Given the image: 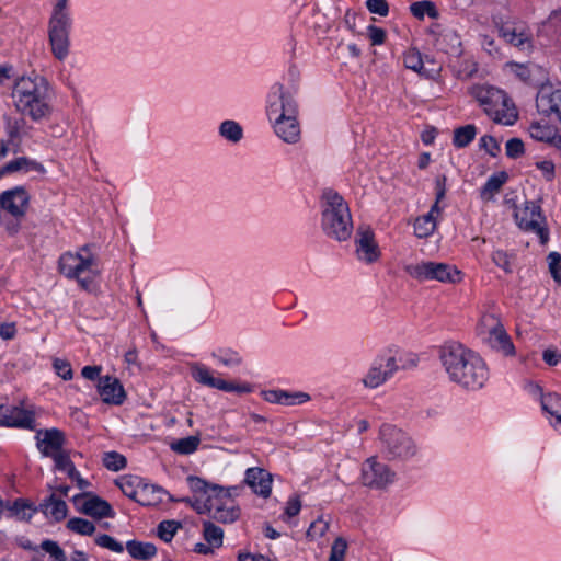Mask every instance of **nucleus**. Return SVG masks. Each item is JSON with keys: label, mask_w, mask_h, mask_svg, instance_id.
Masks as SVG:
<instances>
[{"label": "nucleus", "mask_w": 561, "mask_h": 561, "mask_svg": "<svg viewBox=\"0 0 561 561\" xmlns=\"http://www.w3.org/2000/svg\"><path fill=\"white\" fill-rule=\"evenodd\" d=\"M368 37L373 45H381L385 42L386 33L382 28L370 25L368 27Z\"/></svg>", "instance_id": "052dcab7"}, {"label": "nucleus", "mask_w": 561, "mask_h": 561, "mask_svg": "<svg viewBox=\"0 0 561 561\" xmlns=\"http://www.w3.org/2000/svg\"><path fill=\"white\" fill-rule=\"evenodd\" d=\"M95 543L101 548L111 550L116 553H122L124 551L123 543L118 542L115 538L110 535L102 534L95 537Z\"/></svg>", "instance_id": "de8ad7c7"}, {"label": "nucleus", "mask_w": 561, "mask_h": 561, "mask_svg": "<svg viewBox=\"0 0 561 561\" xmlns=\"http://www.w3.org/2000/svg\"><path fill=\"white\" fill-rule=\"evenodd\" d=\"M192 377L195 381L208 386L210 388H215L226 392H238V393H249L251 392V386L248 383H233L226 381L220 378H215L209 368L202 364H194L191 368Z\"/></svg>", "instance_id": "2eb2a0df"}, {"label": "nucleus", "mask_w": 561, "mask_h": 561, "mask_svg": "<svg viewBox=\"0 0 561 561\" xmlns=\"http://www.w3.org/2000/svg\"><path fill=\"white\" fill-rule=\"evenodd\" d=\"M355 255L359 262L365 264L376 263L380 255V248L375 239V232L368 226H359L354 239Z\"/></svg>", "instance_id": "4468645a"}, {"label": "nucleus", "mask_w": 561, "mask_h": 561, "mask_svg": "<svg viewBox=\"0 0 561 561\" xmlns=\"http://www.w3.org/2000/svg\"><path fill=\"white\" fill-rule=\"evenodd\" d=\"M266 114L268 121L285 118L290 115H298V105L290 91L283 84L275 83L267 96Z\"/></svg>", "instance_id": "ddd939ff"}, {"label": "nucleus", "mask_w": 561, "mask_h": 561, "mask_svg": "<svg viewBox=\"0 0 561 561\" xmlns=\"http://www.w3.org/2000/svg\"><path fill=\"white\" fill-rule=\"evenodd\" d=\"M203 536L205 541L214 547L219 548L222 546L224 530L211 522L203 523Z\"/></svg>", "instance_id": "e433bc0d"}, {"label": "nucleus", "mask_w": 561, "mask_h": 561, "mask_svg": "<svg viewBox=\"0 0 561 561\" xmlns=\"http://www.w3.org/2000/svg\"><path fill=\"white\" fill-rule=\"evenodd\" d=\"M181 527L179 522L163 520L158 526V536L165 542L172 540L178 529Z\"/></svg>", "instance_id": "a18cd8bd"}, {"label": "nucleus", "mask_w": 561, "mask_h": 561, "mask_svg": "<svg viewBox=\"0 0 561 561\" xmlns=\"http://www.w3.org/2000/svg\"><path fill=\"white\" fill-rule=\"evenodd\" d=\"M34 415L32 412L12 405H0V426L33 428Z\"/></svg>", "instance_id": "412c9836"}, {"label": "nucleus", "mask_w": 561, "mask_h": 561, "mask_svg": "<svg viewBox=\"0 0 561 561\" xmlns=\"http://www.w3.org/2000/svg\"><path fill=\"white\" fill-rule=\"evenodd\" d=\"M67 527L79 535L90 536L95 531V526L88 519L75 517L70 518L67 523Z\"/></svg>", "instance_id": "a19ab883"}, {"label": "nucleus", "mask_w": 561, "mask_h": 561, "mask_svg": "<svg viewBox=\"0 0 561 561\" xmlns=\"http://www.w3.org/2000/svg\"><path fill=\"white\" fill-rule=\"evenodd\" d=\"M39 507L43 514L54 522L65 519L68 514V506L66 502L56 493H51L49 496L44 499Z\"/></svg>", "instance_id": "c85d7f7f"}, {"label": "nucleus", "mask_w": 561, "mask_h": 561, "mask_svg": "<svg viewBox=\"0 0 561 561\" xmlns=\"http://www.w3.org/2000/svg\"><path fill=\"white\" fill-rule=\"evenodd\" d=\"M474 136L476 127L473 125H466L455 130L453 142L456 147L463 148L473 140Z\"/></svg>", "instance_id": "ea45409f"}, {"label": "nucleus", "mask_w": 561, "mask_h": 561, "mask_svg": "<svg viewBox=\"0 0 561 561\" xmlns=\"http://www.w3.org/2000/svg\"><path fill=\"white\" fill-rule=\"evenodd\" d=\"M59 271L67 278L76 279L84 290L93 289V279L99 275L95 254L89 245L77 252H66L59 259Z\"/></svg>", "instance_id": "39448f33"}, {"label": "nucleus", "mask_w": 561, "mask_h": 561, "mask_svg": "<svg viewBox=\"0 0 561 561\" xmlns=\"http://www.w3.org/2000/svg\"><path fill=\"white\" fill-rule=\"evenodd\" d=\"M36 446L45 457H51L62 449L65 435L58 428L39 430L35 435Z\"/></svg>", "instance_id": "4be33fe9"}, {"label": "nucleus", "mask_w": 561, "mask_h": 561, "mask_svg": "<svg viewBox=\"0 0 561 561\" xmlns=\"http://www.w3.org/2000/svg\"><path fill=\"white\" fill-rule=\"evenodd\" d=\"M321 229L335 241L343 242L351 238L353 220L347 202L336 191L325 188L321 196Z\"/></svg>", "instance_id": "20e7f679"}, {"label": "nucleus", "mask_w": 561, "mask_h": 561, "mask_svg": "<svg viewBox=\"0 0 561 561\" xmlns=\"http://www.w3.org/2000/svg\"><path fill=\"white\" fill-rule=\"evenodd\" d=\"M542 358L548 365L556 366L561 358V354L557 350L548 348L543 351Z\"/></svg>", "instance_id": "338daca9"}, {"label": "nucleus", "mask_w": 561, "mask_h": 561, "mask_svg": "<svg viewBox=\"0 0 561 561\" xmlns=\"http://www.w3.org/2000/svg\"><path fill=\"white\" fill-rule=\"evenodd\" d=\"M301 508V502L298 496H293L288 500L286 507H285V514L288 517H294L299 514Z\"/></svg>", "instance_id": "0e129e2a"}, {"label": "nucleus", "mask_w": 561, "mask_h": 561, "mask_svg": "<svg viewBox=\"0 0 561 561\" xmlns=\"http://www.w3.org/2000/svg\"><path fill=\"white\" fill-rule=\"evenodd\" d=\"M96 388L103 402L107 404L119 405L125 400V390L115 377L108 375L100 377Z\"/></svg>", "instance_id": "5701e85b"}, {"label": "nucleus", "mask_w": 561, "mask_h": 561, "mask_svg": "<svg viewBox=\"0 0 561 561\" xmlns=\"http://www.w3.org/2000/svg\"><path fill=\"white\" fill-rule=\"evenodd\" d=\"M101 370V366H84L81 375L88 380H99Z\"/></svg>", "instance_id": "69168bd1"}, {"label": "nucleus", "mask_w": 561, "mask_h": 561, "mask_svg": "<svg viewBox=\"0 0 561 561\" xmlns=\"http://www.w3.org/2000/svg\"><path fill=\"white\" fill-rule=\"evenodd\" d=\"M103 463L107 469L118 471L126 466V459L118 453L110 451L104 455Z\"/></svg>", "instance_id": "09e8293b"}, {"label": "nucleus", "mask_w": 561, "mask_h": 561, "mask_svg": "<svg viewBox=\"0 0 561 561\" xmlns=\"http://www.w3.org/2000/svg\"><path fill=\"white\" fill-rule=\"evenodd\" d=\"M261 396L266 402L282 405L302 404L310 400V396L306 392H290L282 389L263 390Z\"/></svg>", "instance_id": "a878e982"}, {"label": "nucleus", "mask_w": 561, "mask_h": 561, "mask_svg": "<svg viewBox=\"0 0 561 561\" xmlns=\"http://www.w3.org/2000/svg\"><path fill=\"white\" fill-rule=\"evenodd\" d=\"M500 37L520 51H530L533 41L529 31L520 23L505 22L499 27Z\"/></svg>", "instance_id": "6ab92c4d"}, {"label": "nucleus", "mask_w": 561, "mask_h": 561, "mask_svg": "<svg viewBox=\"0 0 561 561\" xmlns=\"http://www.w3.org/2000/svg\"><path fill=\"white\" fill-rule=\"evenodd\" d=\"M515 219L522 229L537 233L542 242L547 240V233L542 227L543 216L540 206L535 202H526L523 207L517 208Z\"/></svg>", "instance_id": "dca6fc26"}, {"label": "nucleus", "mask_w": 561, "mask_h": 561, "mask_svg": "<svg viewBox=\"0 0 561 561\" xmlns=\"http://www.w3.org/2000/svg\"><path fill=\"white\" fill-rule=\"evenodd\" d=\"M396 477V471L377 456H371L362 463L359 481L366 488L383 490L394 482Z\"/></svg>", "instance_id": "9b49d317"}, {"label": "nucleus", "mask_w": 561, "mask_h": 561, "mask_svg": "<svg viewBox=\"0 0 561 561\" xmlns=\"http://www.w3.org/2000/svg\"><path fill=\"white\" fill-rule=\"evenodd\" d=\"M165 494L162 488L141 480L139 490L136 492V502L144 506H153L161 503Z\"/></svg>", "instance_id": "2f4dec72"}, {"label": "nucleus", "mask_w": 561, "mask_h": 561, "mask_svg": "<svg viewBox=\"0 0 561 561\" xmlns=\"http://www.w3.org/2000/svg\"><path fill=\"white\" fill-rule=\"evenodd\" d=\"M537 168L541 171L542 176L547 181H551L554 178V164L550 160H543L536 163Z\"/></svg>", "instance_id": "680f3d73"}, {"label": "nucleus", "mask_w": 561, "mask_h": 561, "mask_svg": "<svg viewBox=\"0 0 561 561\" xmlns=\"http://www.w3.org/2000/svg\"><path fill=\"white\" fill-rule=\"evenodd\" d=\"M55 467L59 471H64L69 476H73L77 473V469L71 461L69 455L65 453L62 449L58 451L56 455H53Z\"/></svg>", "instance_id": "79ce46f5"}, {"label": "nucleus", "mask_w": 561, "mask_h": 561, "mask_svg": "<svg viewBox=\"0 0 561 561\" xmlns=\"http://www.w3.org/2000/svg\"><path fill=\"white\" fill-rule=\"evenodd\" d=\"M53 368L55 373L64 380H71L73 377L71 365L66 359L55 358L53 360Z\"/></svg>", "instance_id": "8fccbe9b"}, {"label": "nucleus", "mask_w": 561, "mask_h": 561, "mask_svg": "<svg viewBox=\"0 0 561 561\" xmlns=\"http://www.w3.org/2000/svg\"><path fill=\"white\" fill-rule=\"evenodd\" d=\"M491 260L497 267L503 270L506 274L513 273V263L515 260V255L513 253H508L504 250L497 249L492 252Z\"/></svg>", "instance_id": "4c0bfd02"}, {"label": "nucleus", "mask_w": 561, "mask_h": 561, "mask_svg": "<svg viewBox=\"0 0 561 561\" xmlns=\"http://www.w3.org/2000/svg\"><path fill=\"white\" fill-rule=\"evenodd\" d=\"M4 131L8 137L5 144L8 147H14V151H16L21 147L23 138L30 135L31 126L24 117L7 116L4 118Z\"/></svg>", "instance_id": "393cba45"}, {"label": "nucleus", "mask_w": 561, "mask_h": 561, "mask_svg": "<svg viewBox=\"0 0 561 561\" xmlns=\"http://www.w3.org/2000/svg\"><path fill=\"white\" fill-rule=\"evenodd\" d=\"M76 508L93 518L113 517L114 511L111 505L101 497L91 493H81L72 497Z\"/></svg>", "instance_id": "f3484780"}, {"label": "nucleus", "mask_w": 561, "mask_h": 561, "mask_svg": "<svg viewBox=\"0 0 561 561\" xmlns=\"http://www.w3.org/2000/svg\"><path fill=\"white\" fill-rule=\"evenodd\" d=\"M404 66L417 73L423 72V60L420 51L415 49L408 50L403 56Z\"/></svg>", "instance_id": "c03bdc74"}, {"label": "nucleus", "mask_w": 561, "mask_h": 561, "mask_svg": "<svg viewBox=\"0 0 561 561\" xmlns=\"http://www.w3.org/2000/svg\"><path fill=\"white\" fill-rule=\"evenodd\" d=\"M41 547L54 561H66L65 553L57 542L45 540L42 542Z\"/></svg>", "instance_id": "603ef678"}, {"label": "nucleus", "mask_w": 561, "mask_h": 561, "mask_svg": "<svg viewBox=\"0 0 561 561\" xmlns=\"http://www.w3.org/2000/svg\"><path fill=\"white\" fill-rule=\"evenodd\" d=\"M140 483L139 477H125L118 481V486L126 496L136 501V492H138Z\"/></svg>", "instance_id": "37998d69"}, {"label": "nucleus", "mask_w": 561, "mask_h": 561, "mask_svg": "<svg viewBox=\"0 0 561 561\" xmlns=\"http://www.w3.org/2000/svg\"><path fill=\"white\" fill-rule=\"evenodd\" d=\"M440 210L439 206L434 204L427 214L416 218L414 222V233L417 238H427L433 234Z\"/></svg>", "instance_id": "7c9ffc66"}, {"label": "nucleus", "mask_w": 561, "mask_h": 561, "mask_svg": "<svg viewBox=\"0 0 561 561\" xmlns=\"http://www.w3.org/2000/svg\"><path fill=\"white\" fill-rule=\"evenodd\" d=\"M238 561H271V560L263 554H253L250 552H243V553L239 554Z\"/></svg>", "instance_id": "774afa93"}, {"label": "nucleus", "mask_w": 561, "mask_h": 561, "mask_svg": "<svg viewBox=\"0 0 561 561\" xmlns=\"http://www.w3.org/2000/svg\"><path fill=\"white\" fill-rule=\"evenodd\" d=\"M438 359L449 382L467 392L480 391L489 381L490 370L484 358L462 343L445 342L438 348Z\"/></svg>", "instance_id": "f257e3e1"}, {"label": "nucleus", "mask_w": 561, "mask_h": 561, "mask_svg": "<svg viewBox=\"0 0 561 561\" xmlns=\"http://www.w3.org/2000/svg\"><path fill=\"white\" fill-rule=\"evenodd\" d=\"M14 106L19 113L41 121L50 114L49 83L38 75L18 79L12 90Z\"/></svg>", "instance_id": "7ed1b4c3"}, {"label": "nucleus", "mask_w": 561, "mask_h": 561, "mask_svg": "<svg viewBox=\"0 0 561 561\" xmlns=\"http://www.w3.org/2000/svg\"><path fill=\"white\" fill-rule=\"evenodd\" d=\"M378 439L380 453L389 461H409L417 454L414 439L394 425L383 424L379 430Z\"/></svg>", "instance_id": "423d86ee"}, {"label": "nucleus", "mask_w": 561, "mask_h": 561, "mask_svg": "<svg viewBox=\"0 0 561 561\" xmlns=\"http://www.w3.org/2000/svg\"><path fill=\"white\" fill-rule=\"evenodd\" d=\"M219 136L232 145L239 144L244 136L243 127L233 119H225L218 126Z\"/></svg>", "instance_id": "473e14b6"}, {"label": "nucleus", "mask_w": 561, "mask_h": 561, "mask_svg": "<svg viewBox=\"0 0 561 561\" xmlns=\"http://www.w3.org/2000/svg\"><path fill=\"white\" fill-rule=\"evenodd\" d=\"M481 147L491 156L495 157L500 150L497 141L491 136H483L480 140Z\"/></svg>", "instance_id": "e2e57ef3"}, {"label": "nucleus", "mask_w": 561, "mask_h": 561, "mask_svg": "<svg viewBox=\"0 0 561 561\" xmlns=\"http://www.w3.org/2000/svg\"><path fill=\"white\" fill-rule=\"evenodd\" d=\"M329 528V525L323 519H317L313 522L307 530V536L311 539L322 537Z\"/></svg>", "instance_id": "6e6d98bb"}, {"label": "nucleus", "mask_w": 561, "mask_h": 561, "mask_svg": "<svg viewBox=\"0 0 561 561\" xmlns=\"http://www.w3.org/2000/svg\"><path fill=\"white\" fill-rule=\"evenodd\" d=\"M199 442V438L196 436H187L172 443L171 448L178 454L190 455L197 449Z\"/></svg>", "instance_id": "58836bf2"}, {"label": "nucleus", "mask_w": 561, "mask_h": 561, "mask_svg": "<svg viewBox=\"0 0 561 561\" xmlns=\"http://www.w3.org/2000/svg\"><path fill=\"white\" fill-rule=\"evenodd\" d=\"M126 549L133 558L139 560H148L157 553V548L154 545L136 540L128 541L126 543Z\"/></svg>", "instance_id": "c9c22d12"}, {"label": "nucleus", "mask_w": 561, "mask_h": 561, "mask_svg": "<svg viewBox=\"0 0 561 561\" xmlns=\"http://www.w3.org/2000/svg\"><path fill=\"white\" fill-rule=\"evenodd\" d=\"M538 112L561 124V89H554L551 85H543L539 90L536 99Z\"/></svg>", "instance_id": "a211bd4d"}, {"label": "nucleus", "mask_w": 561, "mask_h": 561, "mask_svg": "<svg viewBox=\"0 0 561 561\" xmlns=\"http://www.w3.org/2000/svg\"><path fill=\"white\" fill-rule=\"evenodd\" d=\"M245 482L254 493L263 497H267L271 494L272 477L262 468H249L245 471Z\"/></svg>", "instance_id": "bb28decb"}, {"label": "nucleus", "mask_w": 561, "mask_h": 561, "mask_svg": "<svg viewBox=\"0 0 561 561\" xmlns=\"http://www.w3.org/2000/svg\"><path fill=\"white\" fill-rule=\"evenodd\" d=\"M346 549L347 542L341 537L336 538L332 543L329 561H344Z\"/></svg>", "instance_id": "3c124183"}, {"label": "nucleus", "mask_w": 561, "mask_h": 561, "mask_svg": "<svg viewBox=\"0 0 561 561\" xmlns=\"http://www.w3.org/2000/svg\"><path fill=\"white\" fill-rule=\"evenodd\" d=\"M506 181L507 174L505 172L492 174L481 188V198L484 201L493 199V197L500 192L501 187Z\"/></svg>", "instance_id": "72a5a7b5"}, {"label": "nucleus", "mask_w": 561, "mask_h": 561, "mask_svg": "<svg viewBox=\"0 0 561 561\" xmlns=\"http://www.w3.org/2000/svg\"><path fill=\"white\" fill-rule=\"evenodd\" d=\"M506 67L515 73L518 78L526 81L530 77V71L527 66L517 62H507Z\"/></svg>", "instance_id": "bf43d9fd"}, {"label": "nucleus", "mask_w": 561, "mask_h": 561, "mask_svg": "<svg viewBox=\"0 0 561 561\" xmlns=\"http://www.w3.org/2000/svg\"><path fill=\"white\" fill-rule=\"evenodd\" d=\"M31 172L44 174L46 172V170L42 163H39L38 161L31 159L28 157L15 158V159L7 162L0 169V175L12 174V173L27 174Z\"/></svg>", "instance_id": "cd10ccee"}, {"label": "nucleus", "mask_w": 561, "mask_h": 561, "mask_svg": "<svg viewBox=\"0 0 561 561\" xmlns=\"http://www.w3.org/2000/svg\"><path fill=\"white\" fill-rule=\"evenodd\" d=\"M404 271L419 282L455 284L461 279V272L455 265L445 262L421 261L405 265Z\"/></svg>", "instance_id": "6e6552de"}, {"label": "nucleus", "mask_w": 561, "mask_h": 561, "mask_svg": "<svg viewBox=\"0 0 561 561\" xmlns=\"http://www.w3.org/2000/svg\"><path fill=\"white\" fill-rule=\"evenodd\" d=\"M28 205V195L23 187H15L0 195V208L13 217H22Z\"/></svg>", "instance_id": "aec40b11"}, {"label": "nucleus", "mask_w": 561, "mask_h": 561, "mask_svg": "<svg viewBox=\"0 0 561 561\" xmlns=\"http://www.w3.org/2000/svg\"><path fill=\"white\" fill-rule=\"evenodd\" d=\"M398 359L391 352L377 356L365 376L362 383L365 388L376 389L389 380L399 369Z\"/></svg>", "instance_id": "f8f14e48"}, {"label": "nucleus", "mask_w": 561, "mask_h": 561, "mask_svg": "<svg viewBox=\"0 0 561 561\" xmlns=\"http://www.w3.org/2000/svg\"><path fill=\"white\" fill-rule=\"evenodd\" d=\"M547 260L553 279L561 283V255L558 252H551Z\"/></svg>", "instance_id": "864d4df0"}, {"label": "nucleus", "mask_w": 561, "mask_h": 561, "mask_svg": "<svg viewBox=\"0 0 561 561\" xmlns=\"http://www.w3.org/2000/svg\"><path fill=\"white\" fill-rule=\"evenodd\" d=\"M411 12L414 16L422 19L425 15L435 18L437 15L436 8L430 1L414 2L411 4Z\"/></svg>", "instance_id": "49530a36"}, {"label": "nucleus", "mask_w": 561, "mask_h": 561, "mask_svg": "<svg viewBox=\"0 0 561 561\" xmlns=\"http://www.w3.org/2000/svg\"><path fill=\"white\" fill-rule=\"evenodd\" d=\"M70 13H51L48 25V36L51 53L58 60H64L69 54V33L71 30Z\"/></svg>", "instance_id": "9d476101"}, {"label": "nucleus", "mask_w": 561, "mask_h": 561, "mask_svg": "<svg viewBox=\"0 0 561 561\" xmlns=\"http://www.w3.org/2000/svg\"><path fill=\"white\" fill-rule=\"evenodd\" d=\"M477 334L493 351L504 356L515 355L512 339L495 313L485 312L481 316L477 325Z\"/></svg>", "instance_id": "0eeeda50"}, {"label": "nucleus", "mask_w": 561, "mask_h": 561, "mask_svg": "<svg viewBox=\"0 0 561 561\" xmlns=\"http://www.w3.org/2000/svg\"><path fill=\"white\" fill-rule=\"evenodd\" d=\"M186 480L193 496L181 501L197 514H209L217 522L225 524L233 523L239 518L240 508L229 489L211 484L196 476H188Z\"/></svg>", "instance_id": "f03ea898"}, {"label": "nucleus", "mask_w": 561, "mask_h": 561, "mask_svg": "<svg viewBox=\"0 0 561 561\" xmlns=\"http://www.w3.org/2000/svg\"><path fill=\"white\" fill-rule=\"evenodd\" d=\"M524 153V144L518 138H512L506 142V154L510 158H518Z\"/></svg>", "instance_id": "4d7b16f0"}, {"label": "nucleus", "mask_w": 561, "mask_h": 561, "mask_svg": "<svg viewBox=\"0 0 561 561\" xmlns=\"http://www.w3.org/2000/svg\"><path fill=\"white\" fill-rule=\"evenodd\" d=\"M366 7L370 13L386 16L389 12V5L386 0H367Z\"/></svg>", "instance_id": "5fc2aeb1"}, {"label": "nucleus", "mask_w": 561, "mask_h": 561, "mask_svg": "<svg viewBox=\"0 0 561 561\" xmlns=\"http://www.w3.org/2000/svg\"><path fill=\"white\" fill-rule=\"evenodd\" d=\"M219 363L227 367L239 366L242 362L241 357L236 352H225L221 355L217 356Z\"/></svg>", "instance_id": "13d9d810"}, {"label": "nucleus", "mask_w": 561, "mask_h": 561, "mask_svg": "<svg viewBox=\"0 0 561 561\" xmlns=\"http://www.w3.org/2000/svg\"><path fill=\"white\" fill-rule=\"evenodd\" d=\"M529 134L531 138L545 141L549 144H554L557 141L561 142V137L557 134V130L548 125H542L540 123H533L529 126Z\"/></svg>", "instance_id": "f704fd0d"}, {"label": "nucleus", "mask_w": 561, "mask_h": 561, "mask_svg": "<svg viewBox=\"0 0 561 561\" xmlns=\"http://www.w3.org/2000/svg\"><path fill=\"white\" fill-rule=\"evenodd\" d=\"M470 95L474 98L485 114L495 123L502 125H513L515 123V114L512 110L505 114L499 115V111L494 108V104H504L505 92L496 87L489 84H474L470 88Z\"/></svg>", "instance_id": "1a4fd4ad"}, {"label": "nucleus", "mask_w": 561, "mask_h": 561, "mask_svg": "<svg viewBox=\"0 0 561 561\" xmlns=\"http://www.w3.org/2000/svg\"><path fill=\"white\" fill-rule=\"evenodd\" d=\"M541 408L551 416L550 425L561 435V396L553 392L542 394Z\"/></svg>", "instance_id": "c756f323"}, {"label": "nucleus", "mask_w": 561, "mask_h": 561, "mask_svg": "<svg viewBox=\"0 0 561 561\" xmlns=\"http://www.w3.org/2000/svg\"><path fill=\"white\" fill-rule=\"evenodd\" d=\"M297 116L290 115L270 122L276 136L288 145H296L301 138V128Z\"/></svg>", "instance_id": "b1692460"}]
</instances>
